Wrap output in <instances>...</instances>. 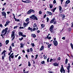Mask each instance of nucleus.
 Returning a JSON list of instances; mask_svg holds the SVG:
<instances>
[{"instance_id": "nucleus-21", "label": "nucleus", "mask_w": 73, "mask_h": 73, "mask_svg": "<svg viewBox=\"0 0 73 73\" xmlns=\"http://www.w3.org/2000/svg\"><path fill=\"white\" fill-rule=\"evenodd\" d=\"M70 44V46H71V47L72 49H73V44H72V43H71Z\"/></svg>"}, {"instance_id": "nucleus-37", "label": "nucleus", "mask_w": 73, "mask_h": 73, "mask_svg": "<svg viewBox=\"0 0 73 73\" xmlns=\"http://www.w3.org/2000/svg\"><path fill=\"white\" fill-rule=\"evenodd\" d=\"M23 39V37H21V38H19V40L20 41H21Z\"/></svg>"}, {"instance_id": "nucleus-1", "label": "nucleus", "mask_w": 73, "mask_h": 73, "mask_svg": "<svg viewBox=\"0 0 73 73\" xmlns=\"http://www.w3.org/2000/svg\"><path fill=\"white\" fill-rule=\"evenodd\" d=\"M30 18L31 19H33V20H37L38 19L37 18V17L35 16V15H33L30 17Z\"/></svg>"}, {"instance_id": "nucleus-16", "label": "nucleus", "mask_w": 73, "mask_h": 73, "mask_svg": "<svg viewBox=\"0 0 73 73\" xmlns=\"http://www.w3.org/2000/svg\"><path fill=\"white\" fill-rule=\"evenodd\" d=\"M53 65H54L55 66H58V64L57 63H55L53 64Z\"/></svg>"}, {"instance_id": "nucleus-47", "label": "nucleus", "mask_w": 73, "mask_h": 73, "mask_svg": "<svg viewBox=\"0 0 73 73\" xmlns=\"http://www.w3.org/2000/svg\"><path fill=\"white\" fill-rule=\"evenodd\" d=\"M65 5H64V7H66L67 6H68V4H65Z\"/></svg>"}, {"instance_id": "nucleus-59", "label": "nucleus", "mask_w": 73, "mask_h": 73, "mask_svg": "<svg viewBox=\"0 0 73 73\" xmlns=\"http://www.w3.org/2000/svg\"><path fill=\"white\" fill-rule=\"evenodd\" d=\"M25 57H26V58H28V55H27V54L26 55Z\"/></svg>"}, {"instance_id": "nucleus-61", "label": "nucleus", "mask_w": 73, "mask_h": 73, "mask_svg": "<svg viewBox=\"0 0 73 73\" xmlns=\"http://www.w3.org/2000/svg\"><path fill=\"white\" fill-rule=\"evenodd\" d=\"M61 59V58L60 57H59L58 58V60H60Z\"/></svg>"}, {"instance_id": "nucleus-54", "label": "nucleus", "mask_w": 73, "mask_h": 73, "mask_svg": "<svg viewBox=\"0 0 73 73\" xmlns=\"http://www.w3.org/2000/svg\"><path fill=\"white\" fill-rule=\"evenodd\" d=\"M1 36H2V38H4V37H3V34L1 35Z\"/></svg>"}, {"instance_id": "nucleus-3", "label": "nucleus", "mask_w": 73, "mask_h": 73, "mask_svg": "<svg viewBox=\"0 0 73 73\" xmlns=\"http://www.w3.org/2000/svg\"><path fill=\"white\" fill-rule=\"evenodd\" d=\"M1 13L2 16H4L5 19H6V15H7L6 13L4 11L2 12Z\"/></svg>"}, {"instance_id": "nucleus-25", "label": "nucleus", "mask_w": 73, "mask_h": 73, "mask_svg": "<svg viewBox=\"0 0 73 73\" xmlns=\"http://www.w3.org/2000/svg\"><path fill=\"white\" fill-rule=\"evenodd\" d=\"M31 66V62H30L29 61L28 66Z\"/></svg>"}, {"instance_id": "nucleus-55", "label": "nucleus", "mask_w": 73, "mask_h": 73, "mask_svg": "<svg viewBox=\"0 0 73 73\" xmlns=\"http://www.w3.org/2000/svg\"><path fill=\"white\" fill-rule=\"evenodd\" d=\"M53 24H56V21H54L53 23Z\"/></svg>"}, {"instance_id": "nucleus-38", "label": "nucleus", "mask_w": 73, "mask_h": 73, "mask_svg": "<svg viewBox=\"0 0 73 73\" xmlns=\"http://www.w3.org/2000/svg\"><path fill=\"white\" fill-rule=\"evenodd\" d=\"M39 13L40 15H41V14H42V12L41 11H40L39 12Z\"/></svg>"}, {"instance_id": "nucleus-18", "label": "nucleus", "mask_w": 73, "mask_h": 73, "mask_svg": "<svg viewBox=\"0 0 73 73\" xmlns=\"http://www.w3.org/2000/svg\"><path fill=\"white\" fill-rule=\"evenodd\" d=\"M11 38L12 39V40H13L15 38V35H11Z\"/></svg>"}, {"instance_id": "nucleus-7", "label": "nucleus", "mask_w": 73, "mask_h": 73, "mask_svg": "<svg viewBox=\"0 0 73 73\" xmlns=\"http://www.w3.org/2000/svg\"><path fill=\"white\" fill-rule=\"evenodd\" d=\"M53 43L55 46H57L58 45V42L57 41L54 40L53 41Z\"/></svg>"}, {"instance_id": "nucleus-36", "label": "nucleus", "mask_w": 73, "mask_h": 73, "mask_svg": "<svg viewBox=\"0 0 73 73\" xmlns=\"http://www.w3.org/2000/svg\"><path fill=\"white\" fill-rule=\"evenodd\" d=\"M44 26H45V25H44V24L41 25V27H42V28H43V27H44Z\"/></svg>"}, {"instance_id": "nucleus-53", "label": "nucleus", "mask_w": 73, "mask_h": 73, "mask_svg": "<svg viewBox=\"0 0 73 73\" xmlns=\"http://www.w3.org/2000/svg\"><path fill=\"white\" fill-rule=\"evenodd\" d=\"M2 58L3 60H4V56H2Z\"/></svg>"}, {"instance_id": "nucleus-35", "label": "nucleus", "mask_w": 73, "mask_h": 73, "mask_svg": "<svg viewBox=\"0 0 73 73\" xmlns=\"http://www.w3.org/2000/svg\"><path fill=\"white\" fill-rule=\"evenodd\" d=\"M7 52V51H5V50H4L3 51V53L4 54H5V52Z\"/></svg>"}, {"instance_id": "nucleus-13", "label": "nucleus", "mask_w": 73, "mask_h": 73, "mask_svg": "<svg viewBox=\"0 0 73 73\" xmlns=\"http://www.w3.org/2000/svg\"><path fill=\"white\" fill-rule=\"evenodd\" d=\"M19 36H22L23 35V33L22 32H20L19 33Z\"/></svg>"}, {"instance_id": "nucleus-39", "label": "nucleus", "mask_w": 73, "mask_h": 73, "mask_svg": "<svg viewBox=\"0 0 73 73\" xmlns=\"http://www.w3.org/2000/svg\"><path fill=\"white\" fill-rule=\"evenodd\" d=\"M45 62L44 61H42L41 62V64H44Z\"/></svg>"}, {"instance_id": "nucleus-12", "label": "nucleus", "mask_w": 73, "mask_h": 73, "mask_svg": "<svg viewBox=\"0 0 73 73\" xmlns=\"http://www.w3.org/2000/svg\"><path fill=\"white\" fill-rule=\"evenodd\" d=\"M70 3V0H68L66 1L65 4H69V3Z\"/></svg>"}, {"instance_id": "nucleus-28", "label": "nucleus", "mask_w": 73, "mask_h": 73, "mask_svg": "<svg viewBox=\"0 0 73 73\" xmlns=\"http://www.w3.org/2000/svg\"><path fill=\"white\" fill-rule=\"evenodd\" d=\"M68 59L66 58V60H65V64H67V63H68Z\"/></svg>"}, {"instance_id": "nucleus-60", "label": "nucleus", "mask_w": 73, "mask_h": 73, "mask_svg": "<svg viewBox=\"0 0 73 73\" xmlns=\"http://www.w3.org/2000/svg\"><path fill=\"white\" fill-rule=\"evenodd\" d=\"M68 31L69 32H70V31H71V29H68Z\"/></svg>"}, {"instance_id": "nucleus-6", "label": "nucleus", "mask_w": 73, "mask_h": 73, "mask_svg": "<svg viewBox=\"0 0 73 73\" xmlns=\"http://www.w3.org/2000/svg\"><path fill=\"white\" fill-rule=\"evenodd\" d=\"M70 63H68V66L67 68V69L68 70V73H69V72H70V70H69V69H70Z\"/></svg>"}, {"instance_id": "nucleus-9", "label": "nucleus", "mask_w": 73, "mask_h": 73, "mask_svg": "<svg viewBox=\"0 0 73 73\" xmlns=\"http://www.w3.org/2000/svg\"><path fill=\"white\" fill-rule=\"evenodd\" d=\"M46 13L48 14V15H50V16H51V15H52V13L48 11L46 12Z\"/></svg>"}, {"instance_id": "nucleus-20", "label": "nucleus", "mask_w": 73, "mask_h": 73, "mask_svg": "<svg viewBox=\"0 0 73 73\" xmlns=\"http://www.w3.org/2000/svg\"><path fill=\"white\" fill-rule=\"evenodd\" d=\"M5 30V32L6 33H7V30H8V27L6 28Z\"/></svg>"}, {"instance_id": "nucleus-24", "label": "nucleus", "mask_w": 73, "mask_h": 73, "mask_svg": "<svg viewBox=\"0 0 73 73\" xmlns=\"http://www.w3.org/2000/svg\"><path fill=\"white\" fill-rule=\"evenodd\" d=\"M43 49H44V47H43V46H42L40 49V50H42Z\"/></svg>"}, {"instance_id": "nucleus-22", "label": "nucleus", "mask_w": 73, "mask_h": 73, "mask_svg": "<svg viewBox=\"0 0 73 73\" xmlns=\"http://www.w3.org/2000/svg\"><path fill=\"white\" fill-rule=\"evenodd\" d=\"M15 21H18V22L19 21H20V20H19V19H16V18H15Z\"/></svg>"}, {"instance_id": "nucleus-4", "label": "nucleus", "mask_w": 73, "mask_h": 73, "mask_svg": "<svg viewBox=\"0 0 73 73\" xmlns=\"http://www.w3.org/2000/svg\"><path fill=\"white\" fill-rule=\"evenodd\" d=\"M60 72H61V73H65V70H64V68H63V67L62 66V68L61 67L60 70Z\"/></svg>"}, {"instance_id": "nucleus-34", "label": "nucleus", "mask_w": 73, "mask_h": 73, "mask_svg": "<svg viewBox=\"0 0 73 73\" xmlns=\"http://www.w3.org/2000/svg\"><path fill=\"white\" fill-rule=\"evenodd\" d=\"M46 20H47V22L48 23V21H49V18L48 17H46Z\"/></svg>"}, {"instance_id": "nucleus-33", "label": "nucleus", "mask_w": 73, "mask_h": 73, "mask_svg": "<svg viewBox=\"0 0 73 73\" xmlns=\"http://www.w3.org/2000/svg\"><path fill=\"white\" fill-rule=\"evenodd\" d=\"M31 29H32V28H31L30 27H29L28 29V30L29 31V30H31Z\"/></svg>"}, {"instance_id": "nucleus-41", "label": "nucleus", "mask_w": 73, "mask_h": 73, "mask_svg": "<svg viewBox=\"0 0 73 73\" xmlns=\"http://www.w3.org/2000/svg\"><path fill=\"white\" fill-rule=\"evenodd\" d=\"M12 34H11V35H14V34H15V32H14V31H12Z\"/></svg>"}, {"instance_id": "nucleus-5", "label": "nucleus", "mask_w": 73, "mask_h": 73, "mask_svg": "<svg viewBox=\"0 0 73 73\" xmlns=\"http://www.w3.org/2000/svg\"><path fill=\"white\" fill-rule=\"evenodd\" d=\"M53 25H52L50 28V32L51 33L53 32Z\"/></svg>"}, {"instance_id": "nucleus-32", "label": "nucleus", "mask_w": 73, "mask_h": 73, "mask_svg": "<svg viewBox=\"0 0 73 73\" xmlns=\"http://www.w3.org/2000/svg\"><path fill=\"white\" fill-rule=\"evenodd\" d=\"M37 27V25H36V24L35 23L33 27Z\"/></svg>"}, {"instance_id": "nucleus-40", "label": "nucleus", "mask_w": 73, "mask_h": 73, "mask_svg": "<svg viewBox=\"0 0 73 73\" xmlns=\"http://www.w3.org/2000/svg\"><path fill=\"white\" fill-rule=\"evenodd\" d=\"M31 44L32 46H35V44H34V43H31Z\"/></svg>"}, {"instance_id": "nucleus-29", "label": "nucleus", "mask_w": 73, "mask_h": 73, "mask_svg": "<svg viewBox=\"0 0 73 73\" xmlns=\"http://www.w3.org/2000/svg\"><path fill=\"white\" fill-rule=\"evenodd\" d=\"M50 8H52V7H53V5L52 4H50Z\"/></svg>"}, {"instance_id": "nucleus-15", "label": "nucleus", "mask_w": 73, "mask_h": 73, "mask_svg": "<svg viewBox=\"0 0 73 73\" xmlns=\"http://www.w3.org/2000/svg\"><path fill=\"white\" fill-rule=\"evenodd\" d=\"M54 20H55V18H54L50 21V23H52L54 22Z\"/></svg>"}, {"instance_id": "nucleus-45", "label": "nucleus", "mask_w": 73, "mask_h": 73, "mask_svg": "<svg viewBox=\"0 0 73 73\" xmlns=\"http://www.w3.org/2000/svg\"><path fill=\"white\" fill-rule=\"evenodd\" d=\"M29 1H26V3H29Z\"/></svg>"}, {"instance_id": "nucleus-26", "label": "nucleus", "mask_w": 73, "mask_h": 73, "mask_svg": "<svg viewBox=\"0 0 73 73\" xmlns=\"http://www.w3.org/2000/svg\"><path fill=\"white\" fill-rule=\"evenodd\" d=\"M59 10L60 11H61V9H62V8L61 7V6H59Z\"/></svg>"}, {"instance_id": "nucleus-14", "label": "nucleus", "mask_w": 73, "mask_h": 73, "mask_svg": "<svg viewBox=\"0 0 73 73\" xmlns=\"http://www.w3.org/2000/svg\"><path fill=\"white\" fill-rule=\"evenodd\" d=\"M31 36H32L34 37V38H35L36 37V35L34 34H31Z\"/></svg>"}, {"instance_id": "nucleus-56", "label": "nucleus", "mask_w": 73, "mask_h": 73, "mask_svg": "<svg viewBox=\"0 0 73 73\" xmlns=\"http://www.w3.org/2000/svg\"><path fill=\"white\" fill-rule=\"evenodd\" d=\"M52 61H53V59L51 58L50 59V62H52Z\"/></svg>"}, {"instance_id": "nucleus-8", "label": "nucleus", "mask_w": 73, "mask_h": 73, "mask_svg": "<svg viewBox=\"0 0 73 73\" xmlns=\"http://www.w3.org/2000/svg\"><path fill=\"white\" fill-rule=\"evenodd\" d=\"M29 23V22H28L27 23H23V25L24 27H27V26H28V24Z\"/></svg>"}, {"instance_id": "nucleus-30", "label": "nucleus", "mask_w": 73, "mask_h": 73, "mask_svg": "<svg viewBox=\"0 0 73 73\" xmlns=\"http://www.w3.org/2000/svg\"><path fill=\"white\" fill-rule=\"evenodd\" d=\"M4 32H5V29H3L1 33L2 34H3V33H4Z\"/></svg>"}, {"instance_id": "nucleus-48", "label": "nucleus", "mask_w": 73, "mask_h": 73, "mask_svg": "<svg viewBox=\"0 0 73 73\" xmlns=\"http://www.w3.org/2000/svg\"><path fill=\"white\" fill-rule=\"evenodd\" d=\"M27 52H28L29 53L30 52V51H29V49H28L27 50Z\"/></svg>"}, {"instance_id": "nucleus-10", "label": "nucleus", "mask_w": 73, "mask_h": 73, "mask_svg": "<svg viewBox=\"0 0 73 73\" xmlns=\"http://www.w3.org/2000/svg\"><path fill=\"white\" fill-rule=\"evenodd\" d=\"M13 52L12 53V54H11L9 56V57H10V58L11 57L12 58H13L14 56L13 55Z\"/></svg>"}, {"instance_id": "nucleus-49", "label": "nucleus", "mask_w": 73, "mask_h": 73, "mask_svg": "<svg viewBox=\"0 0 73 73\" xmlns=\"http://www.w3.org/2000/svg\"><path fill=\"white\" fill-rule=\"evenodd\" d=\"M9 49H10L11 50H12V46H10Z\"/></svg>"}, {"instance_id": "nucleus-58", "label": "nucleus", "mask_w": 73, "mask_h": 73, "mask_svg": "<svg viewBox=\"0 0 73 73\" xmlns=\"http://www.w3.org/2000/svg\"><path fill=\"white\" fill-rule=\"evenodd\" d=\"M2 46V44L1 43H0V47Z\"/></svg>"}, {"instance_id": "nucleus-62", "label": "nucleus", "mask_w": 73, "mask_h": 73, "mask_svg": "<svg viewBox=\"0 0 73 73\" xmlns=\"http://www.w3.org/2000/svg\"><path fill=\"white\" fill-rule=\"evenodd\" d=\"M49 58H48L47 59V62H49Z\"/></svg>"}, {"instance_id": "nucleus-11", "label": "nucleus", "mask_w": 73, "mask_h": 73, "mask_svg": "<svg viewBox=\"0 0 73 73\" xmlns=\"http://www.w3.org/2000/svg\"><path fill=\"white\" fill-rule=\"evenodd\" d=\"M10 23V21H7L6 22V23L5 25V27H7V25H8V24Z\"/></svg>"}, {"instance_id": "nucleus-2", "label": "nucleus", "mask_w": 73, "mask_h": 73, "mask_svg": "<svg viewBox=\"0 0 73 73\" xmlns=\"http://www.w3.org/2000/svg\"><path fill=\"white\" fill-rule=\"evenodd\" d=\"M32 12L33 13H34L35 12V11H34V10L33 9H31L28 11L27 13V14H28L29 15V14H31V13H32Z\"/></svg>"}, {"instance_id": "nucleus-63", "label": "nucleus", "mask_w": 73, "mask_h": 73, "mask_svg": "<svg viewBox=\"0 0 73 73\" xmlns=\"http://www.w3.org/2000/svg\"><path fill=\"white\" fill-rule=\"evenodd\" d=\"M53 12H54L55 10L54 9H52L51 10Z\"/></svg>"}, {"instance_id": "nucleus-43", "label": "nucleus", "mask_w": 73, "mask_h": 73, "mask_svg": "<svg viewBox=\"0 0 73 73\" xmlns=\"http://www.w3.org/2000/svg\"><path fill=\"white\" fill-rule=\"evenodd\" d=\"M18 27V26H15L14 27V29H16V28H17Z\"/></svg>"}, {"instance_id": "nucleus-31", "label": "nucleus", "mask_w": 73, "mask_h": 73, "mask_svg": "<svg viewBox=\"0 0 73 73\" xmlns=\"http://www.w3.org/2000/svg\"><path fill=\"white\" fill-rule=\"evenodd\" d=\"M31 52H33V49H32V48H31L30 49Z\"/></svg>"}, {"instance_id": "nucleus-46", "label": "nucleus", "mask_w": 73, "mask_h": 73, "mask_svg": "<svg viewBox=\"0 0 73 73\" xmlns=\"http://www.w3.org/2000/svg\"><path fill=\"white\" fill-rule=\"evenodd\" d=\"M22 36L23 37H26V35H23Z\"/></svg>"}, {"instance_id": "nucleus-17", "label": "nucleus", "mask_w": 73, "mask_h": 73, "mask_svg": "<svg viewBox=\"0 0 73 73\" xmlns=\"http://www.w3.org/2000/svg\"><path fill=\"white\" fill-rule=\"evenodd\" d=\"M20 45H21V46H20V47L21 48H23V47L24 46V44H23L22 43H21L20 44Z\"/></svg>"}, {"instance_id": "nucleus-57", "label": "nucleus", "mask_w": 73, "mask_h": 73, "mask_svg": "<svg viewBox=\"0 0 73 73\" xmlns=\"http://www.w3.org/2000/svg\"><path fill=\"white\" fill-rule=\"evenodd\" d=\"M46 15H45L44 16V18H45V17H46Z\"/></svg>"}, {"instance_id": "nucleus-19", "label": "nucleus", "mask_w": 73, "mask_h": 73, "mask_svg": "<svg viewBox=\"0 0 73 73\" xmlns=\"http://www.w3.org/2000/svg\"><path fill=\"white\" fill-rule=\"evenodd\" d=\"M9 40H6L5 41V43H6V45H7V44H8V43H9Z\"/></svg>"}, {"instance_id": "nucleus-52", "label": "nucleus", "mask_w": 73, "mask_h": 73, "mask_svg": "<svg viewBox=\"0 0 73 73\" xmlns=\"http://www.w3.org/2000/svg\"><path fill=\"white\" fill-rule=\"evenodd\" d=\"M62 39L63 40H65V37H63L62 38Z\"/></svg>"}, {"instance_id": "nucleus-44", "label": "nucleus", "mask_w": 73, "mask_h": 73, "mask_svg": "<svg viewBox=\"0 0 73 73\" xmlns=\"http://www.w3.org/2000/svg\"><path fill=\"white\" fill-rule=\"evenodd\" d=\"M53 3L54 4H56V0H54V1H53Z\"/></svg>"}, {"instance_id": "nucleus-64", "label": "nucleus", "mask_w": 73, "mask_h": 73, "mask_svg": "<svg viewBox=\"0 0 73 73\" xmlns=\"http://www.w3.org/2000/svg\"><path fill=\"white\" fill-rule=\"evenodd\" d=\"M49 73H54L53 72H52V71H50Z\"/></svg>"}, {"instance_id": "nucleus-27", "label": "nucleus", "mask_w": 73, "mask_h": 73, "mask_svg": "<svg viewBox=\"0 0 73 73\" xmlns=\"http://www.w3.org/2000/svg\"><path fill=\"white\" fill-rule=\"evenodd\" d=\"M52 46L51 44H50L48 45V48H50V46Z\"/></svg>"}, {"instance_id": "nucleus-51", "label": "nucleus", "mask_w": 73, "mask_h": 73, "mask_svg": "<svg viewBox=\"0 0 73 73\" xmlns=\"http://www.w3.org/2000/svg\"><path fill=\"white\" fill-rule=\"evenodd\" d=\"M0 27H1V28H2V27H3V25H2V24H1L0 25Z\"/></svg>"}, {"instance_id": "nucleus-42", "label": "nucleus", "mask_w": 73, "mask_h": 73, "mask_svg": "<svg viewBox=\"0 0 73 73\" xmlns=\"http://www.w3.org/2000/svg\"><path fill=\"white\" fill-rule=\"evenodd\" d=\"M29 20V18H27L26 20V21H28Z\"/></svg>"}, {"instance_id": "nucleus-50", "label": "nucleus", "mask_w": 73, "mask_h": 73, "mask_svg": "<svg viewBox=\"0 0 73 73\" xmlns=\"http://www.w3.org/2000/svg\"><path fill=\"white\" fill-rule=\"evenodd\" d=\"M36 28H34L33 29V31H35L36 30Z\"/></svg>"}, {"instance_id": "nucleus-23", "label": "nucleus", "mask_w": 73, "mask_h": 73, "mask_svg": "<svg viewBox=\"0 0 73 73\" xmlns=\"http://www.w3.org/2000/svg\"><path fill=\"white\" fill-rule=\"evenodd\" d=\"M65 16L64 15H63V17L62 18V20H63L64 19H65Z\"/></svg>"}]
</instances>
